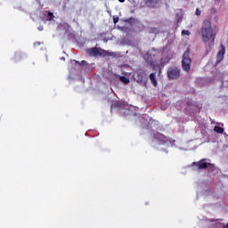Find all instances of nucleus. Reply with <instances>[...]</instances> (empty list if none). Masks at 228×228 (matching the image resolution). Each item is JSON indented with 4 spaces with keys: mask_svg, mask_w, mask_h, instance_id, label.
Returning <instances> with one entry per match:
<instances>
[{
    "mask_svg": "<svg viewBox=\"0 0 228 228\" xmlns=\"http://www.w3.org/2000/svg\"><path fill=\"white\" fill-rule=\"evenodd\" d=\"M201 38L203 42H209L212 40V44H215V38H216V32L213 30L211 21L205 20L201 27Z\"/></svg>",
    "mask_w": 228,
    "mask_h": 228,
    "instance_id": "obj_1",
    "label": "nucleus"
},
{
    "mask_svg": "<svg viewBox=\"0 0 228 228\" xmlns=\"http://www.w3.org/2000/svg\"><path fill=\"white\" fill-rule=\"evenodd\" d=\"M182 68L184 72H190L191 69V57H190V49H187L183 54Z\"/></svg>",
    "mask_w": 228,
    "mask_h": 228,
    "instance_id": "obj_2",
    "label": "nucleus"
},
{
    "mask_svg": "<svg viewBox=\"0 0 228 228\" xmlns=\"http://www.w3.org/2000/svg\"><path fill=\"white\" fill-rule=\"evenodd\" d=\"M167 77L170 81H174L175 79H179L181 77V69L177 67L169 68L167 69Z\"/></svg>",
    "mask_w": 228,
    "mask_h": 228,
    "instance_id": "obj_3",
    "label": "nucleus"
},
{
    "mask_svg": "<svg viewBox=\"0 0 228 228\" xmlns=\"http://www.w3.org/2000/svg\"><path fill=\"white\" fill-rule=\"evenodd\" d=\"M106 50L97 47H93L87 50L89 56H106Z\"/></svg>",
    "mask_w": 228,
    "mask_h": 228,
    "instance_id": "obj_4",
    "label": "nucleus"
},
{
    "mask_svg": "<svg viewBox=\"0 0 228 228\" xmlns=\"http://www.w3.org/2000/svg\"><path fill=\"white\" fill-rule=\"evenodd\" d=\"M147 79V74H145V71L143 69L137 70V77L136 80L139 85H142V83H145V80Z\"/></svg>",
    "mask_w": 228,
    "mask_h": 228,
    "instance_id": "obj_5",
    "label": "nucleus"
},
{
    "mask_svg": "<svg viewBox=\"0 0 228 228\" xmlns=\"http://www.w3.org/2000/svg\"><path fill=\"white\" fill-rule=\"evenodd\" d=\"M153 138H155V140H159L160 143H167V142H168V137L161 133L154 134Z\"/></svg>",
    "mask_w": 228,
    "mask_h": 228,
    "instance_id": "obj_6",
    "label": "nucleus"
},
{
    "mask_svg": "<svg viewBox=\"0 0 228 228\" xmlns=\"http://www.w3.org/2000/svg\"><path fill=\"white\" fill-rule=\"evenodd\" d=\"M225 55V46L224 45H221V50L218 52L216 55V64L220 63L222 60H224V56Z\"/></svg>",
    "mask_w": 228,
    "mask_h": 228,
    "instance_id": "obj_7",
    "label": "nucleus"
},
{
    "mask_svg": "<svg viewBox=\"0 0 228 228\" xmlns=\"http://www.w3.org/2000/svg\"><path fill=\"white\" fill-rule=\"evenodd\" d=\"M193 165H195V167H198L200 170H204V168H208V166L211 164L207 163L204 159H202L198 162H193Z\"/></svg>",
    "mask_w": 228,
    "mask_h": 228,
    "instance_id": "obj_8",
    "label": "nucleus"
},
{
    "mask_svg": "<svg viewBox=\"0 0 228 228\" xmlns=\"http://www.w3.org/2000/svg\"><path fill=\"white\" fill-rule=\"evenodd\" d=\"M159 1V0H144V3L151 8H156V4H158Z\"/></svg>",
    "mask_w": 228,
    "mask_h": 228,
    "instance_id": "obj_9",
    "label": "nucleus"
},
{
    "mask_svg": "<svg viewBox=\"0 0 228 228\" xmlns=\"http://www.w3.org/2000/svg\"><path fill=\"white\" fill-rule=\"evenodd\" d=\"M150 81L153 86H158V80H156V73L150 74Z\"/></svg>",
    "mask_w": 228,
    "mask_h": 228,
    "instance_id": "obj_10",
    "label": "nucleus"
},
{
    "mask_svg": "<svg viewBox=\"0 0 228 228\" xmlns=\"http://www.w3.org/2000/svg\"><path fill=\"white\" fill-rule=\"evenodd\" d=\"M212 228H225V224L216 220V223L212 224Z\"/></svg>",
    "mask_w": 228,
    "mask_h": 228,
    "instance_id": "obj_11",
    "label": "nucleus"
},
{
    "mask_svg": "<svg viewBox=\"0 0 228 228\" xmlns=\"http://www.w3.org/2000/svg\"><path fill=\"white\" fill-rule=\"evenodd\" d=\"M119 81H121V83H124V85H129V78L126 76H119Z\"/></svg>",
    "mask_w": 228,
    "mask_h": 228,
    "instance_id": "obj_12",
    "label": "nucleus"
},
{
    "mask_svg": "<svg viewBox=\"0 0 228 228\" xmlns=\"http://www.w3.org/2000/svg\"><path fill=\"white\" fill-rule=\"evenodd\" d=\"M186 104L188 107L194 106L195 108H199V104H197V102H193L192 99H188Z\"/></svg>",
    "mask_w": 228,
    "mask_h": 228,
    "instance_id": "obj_13",
    "label": "nucleus"
},
{
    "mask_svg": "<svg viewBox=\"0 0 228 228\" xmlns=\"http://www.w3.org/2000/svg\"><path fill=\"white\" fill-rule=\"evenodd\" d=\"M47 14H45V17H46V20H53V17H54V15L53 14V12L46 11L45 12Z\"/></svg>",
    "mask_w": 228,
    "mask_h": 228,
    "instance_id": "obj_14",
    "label": "nucleus"
},
{
    "mask_svg": "<svg viewBox=\"0 0 228 228\" xmlns=\"http://www.w3.org/2000/svg\"><path fill=\"white\" fill-rule=\"evenodd\" d=\"M214 131H216V133H220L222 134L224 133V128L222 126H215Z\"/></svg>",
    "mask_w": 228,
    "mask_h": 228,
    "instance_id": "obj_15",
    "label": "nucleus"
},
{
    "mask_svg": "<svg viewBox=\"0 0 228 228\" xmlns=\"http://www.w3.org/2000/svg\"><path fill=\"white\" fill-rule=\"evenodd\" d=\"M183 21V14L182 13H179L177 12L176 13V22H182Z\"/></svg>",
    "mask_w": 228,
    "mask_h": 228,
    "instance_id": "obj_16",
    "label": "nucleus"
},
{
    "mask_svg": "<svg viewBox=\"0 0 228 228\" xmlns=\"http://www.w3.org/2000/svg\"><path fill=\"white\" fill-rule=\"evenodd\" d=\"M182 35H186L187 37H190V35H191V32H190V30L183 29L182 31Z\"/></svg>",
    "mask_w": 228,
    "mask_h": 228,
    "instance_id": "obj_17",
    "label": "nucleus"
},
{
    "mask_svg": "<svg viewBox=\"0 0 228 228\" xmlns=\"http://www.w3.org/2000/svg\"><path fill=\"white\" fill-rule=\"evenodd\" d=\"M75 63H78L79 65H86V61H81V63L76 60H74Z\"/></svg>",
    "mask_w": 228,
    "mask_h": 228,
    "instance_id": "obj_18",
    "label": "nucleus"
},
{
    "mask_svg": "<svg viewBox=\"0 0 228 228\" xmlns=\"http://www.w3.org/2000/svg\"><path fill=\"white\" fill-rule=\"evenodd\" d=\"M201 13H202V12L200 11V9L197 8V9H196V15H197L198 17H200V15H201Z\"/></svg>",
    "mask_w": 228,
    "mask_h": 228,
    "instance_id": "obj_19",
    "label": "nucleus"
},
{
    "mask_svg": "<svg viewBox=\"0 0 228 228\" xmlns=\"http://www.w3.org/2000/svg\"><path fill=\"white\" fill-rule=\"evenodd\" d=\"M114 24H117L118 22V17L113 18Z\"/></svg>",
    "mask_w": 228,
    "mask_h": 228,
    "instance_id": "obj_20",
    "label": "nucleus"
},
{
    "mask_svg": "<svg viewBox=\"0 0 228 228\" xmlns=\"http://www.w3.org/2000/svg\"><path fill=\"white\" fill-rule=\"evenodd\" d=\"M37 29H38V31H44V26H39V27L37 28Z\"/></svg>",
    "mask_w": 228,
    "mask_h": 228,
    "instance_id": "obj_21",
    "label": "nucleus"
},
{
    "mask_svg": "<svg viewBox=\"0 0 228 228\" xmlns=\"http://www.w3.org/2000/svg\"><path fill=\"white\" fill-rule=\"evenodd\" d=\"M15 58H20V53H16Z\"/></svg>",
    "mask_w": 228,
    "mask_h": 228,
    "instance_id": "obj_22",
    "label": "nucleus"
},
{
    "mask_svg": "<svg viewBox=\"0 0 228 228\" xmlns=\"http://www.w3.org/2000/svg\"><path fill=\"white\" fill-rule=\"evenodd\" d=\"M119 3H126V0H118Z\"/></svg>",
    "mask_w": 228,
    "mask_h": 228,
    "instance_id": "obj_23",
    "label": "nucleus"
},
{
    "mask_svg": "<svg viewBox=\"0 0 228 228\" xmlns=\"http://www.w3.org/2000/svg\"><path fill=\"white\" fill-rule=\"evenodd\" d=\"M225 228H228V224H227V225H225Z\"/></svg>",
    "mask_w": 228,
    "mask_h": 228,
    "instance_id": "obj_24",
    "label": "nucleus"
},
{
    "mask_svg": "<svg viewBox=\"0 0 228 228\" xmlns=\"http://www.w3.org/2000/svg\"><path fill=\"white\" fill-rule=\"evenodd\" d=\"M210 222H215V220H211Z\"/></svg>",
    "mask_w": 228,
    "mask_h": 228,
    "instance_id": "obj_25",
    "label": "nucleus"
}]
</instances>
